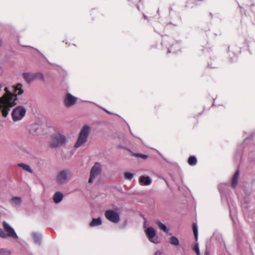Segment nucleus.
I'll return each instance as SVG.
<instances>
[{
  "mask_svg": "<svg viewBox=\"0 0 255 255\" xmlns=\"http://www.w3.org/2000/svg\"><path fill=\"white\" fill-rule=\"evenodd\" d=\"M3 229L0 228V237L6 239L12 238L14 239H17L18 236L16 235L14 229L5 221L2 222Z\"/></svg>",
  "mask_w": 255,
  "mask_h": 255,
  "instance_id": "obj_1",
  "label": "nucleus"
},
{
  "mask_svg": "<svg viewBox=\"0 0 255 255\" xmlns=\"http://www.w3.org/2000/svg\"><path fill=\"white\" fill-rule=\"evenodd\" d=\"M89 132L90 128L89 126L87 125L84 126L80 130L78 139L74 145L75 147H79L87 141Z\"/></svg>",
  "mask_w": 255,
  "mask_h": 255,
  "instance_id": "obj_2",
  "label": "nucleus"
},
{
  "mask_svg": "<svg viewBox=\"0 0 255 255\" xmlns=\"http://www.w3.org/2000/svg\"><path fill=\"white\" fill-rule=\"evenodd\" d=\"M66 142V139L64 135L58 133L53 135L51 137V141L50 145L51 147L55 148L64 145Z\"/></svg>",
  "mask_w": 255,
  "mask_h": 255,
  "instance_id": "obj_3",
  "label": "nucleus"
},
{
  "mask_svg": "<svg viewBox=\"0 0 255 255\" xmlns=\"http://www.w3.org/2000/svg\"><path fill=\"white\" fill-rule=\"evenodd\" d=\"M26 110L22 106H18L14 108L11 113L12 120L16 122L21 120L25 116Z\"/></svg>",
  "mask_w": 255,
  "mask_h": 255,
  "instance_id": "obj_4",
  "label": "nucleus"
},
{
  "mask_svg": "<svg viewBox=\"0 0 255 255\" xmlns=\"http://www.w3.org/2000/svg\"><path fill=\"white\" fill-rule=\"evenodd\" d=\"M101 171L102 168L100 163L96 162L91 169L88 182L92 183L95 178L101 173Z\"/></svg>",
  "mask_w": 255,
  "mask_h": 255,
  "instance_id": "obj_5",
  "label": "nucleus"
},
{
  "mask_svg": "<svg viewBox=\"0 0 255 255\" xmlns=\"http://www.w3.org/2000/svg\"><path fill=\"white\" fill-rule=\"evenodd\" d=\"M105 216L108 220L114 223H118L120 220L119 213L113 210L106 211Z\"/></svg>",
  "mask_w": 255,
  "mask_h": 255,
  "instance_id": "obj_6",
  "label": "nucleus"
},
{
  "mask_svg": "<svg viewBox=\"0 0 255 255\" xmlns=\"http://www.w3.org/2000/svg\"><path fill=\"white\" fill-rule=\"evenodd\" d=\"M70 175V172L68 170H63L61 171L57 176L56 180L59 184H63L68 180Z\"/></svg>",
  "mask_w": 255,
  "mask_h": 255,
  "instance_id": "obj_7",
  "label": "nucleus"
},
{
  "mask_svg": "<svg viewBox=\"0 0 255 255\" xmlns=\"http://www.w3.org/2000/svg\"><path fill=\"white\" fill-rule=\"evenodd\" d=\"M77 99V98L68 93L64 100V104L67 107H71L76 103Z\"/></svg>",
  "mask_w": 255,
  "mask_h": 255,
  "instance_id": "obj_8",
  "label": "nucleus"
},
{
  "mask_svg": "<svg viewBox=\"0 0 255 255\" xmlns=\"http://www.w3.org/2000/svg\"><path fill=\"white\" fill-rule=\"evenodd\" d=\"M145 234L148 240L154 243H156L153 239L156 235L155 231L152 227H148L145 230Z\"/></svg>",
  "mask_w": 255,
  "mask_h": 255,
  "instance_id": "obj_9",
  "label": "nucleus"
},
{
  "mask_svg": "<svg viewBox=\"0 0 255 255\" xmlns=\"http://www.w3.org/2000/svg\"><path fill=\"white\" fill-rule=\"evenodd\" d=\"M22 77L26 82L30 83L36 78V75L28 73H24L22 74Z\"/></svg>",
  "mask_w": 255,
  "mask_h": 255,
  "instance_id": "obj_10",
  "label": "nucleus"
},
{
  "mask_svg": "<svg viewBox=\"0 0 255 255\" xmlns=\"http://www.w3.org/2000/svg\"><path fill=\"white\" fill-rule=\"evenodd\" d=\"M139 182L142 185H148L151 183V180L148 176H142L139 178Z\"/></svg>",
  "mask_w": 255,
  "mask_h": 255,
  "instance_id": "obj_11",
  "label": "nucleus"
},
{
  "mask_svg": "<svg viewBox=\"0 0 255 255\" xmlns=\"http://www.w3.org/2000/svg\"><path fill=\"white\" fill-rule=\"evenodd\" d=\"M63 197L62 193L60 192H57L54 194L53 198L55 203H58L62 201Z\"/></svg>",
  "mask_w": 255,
  "mask_h": 255,
  "instance_id": "obj_12",
  "label": "nucleus"
},
{
  "mask_svg": "<svg viewBox=\"0 0 255 255\" xmlns=\"http://www.w3.org/2000/svg\"><path fill=\"white\" fill-rule=\"evenodd\" d=\"M102 224V220L100 218H98L97 219L93 218L92 221L89 224V226L91 227H94L95 226H98L101 225Z\"/></svg>",
  "mask_w": 255,
  "mask_h": 255,
  "instance_id": "obj_13",
  "label": "nucleus"
},
{
  "mask_svg": "<svg viewBox=\"0 0 255 255\" xmlns=\"http://www.w3.org/2000/svg\"><path fill=\"white\" fill-rule=\"evenodd\" d=\"M240 177V172L239 170L237 171L235 173L232 182V185L233 187H236L238 184V180Z\"/></svg>",
  "mask_w": 255,
  "mask_h": 255,
  "instance_id": "obj_14",
  "label": "nucleus"
},
{
  "mask_svg": "<svg viewBox=\"0 0 255 255\" xmlns=\"http://www.w3.org/2000/svg\"><path fill=\"white\" fill-rule=\"evenodd\" d=\"M11 202L12 204L15 205L19 206L21 204V199L19 197H13L11 199Z\"/></svg>",
  "mask_w": 255,
  "mask_h": 255,
  "instance_id": "obj_15",
  "label": "nucleus"
},
{
  "mask_svg": "<svg viewBox=\"0 0 255 255\" xmlns=\"http://www.w3.org/2000/svg\"><path fill=\"white\" fill-rule=\"evenodd\" d=\"M197 162V158L194 156H190L188 159V163L191 166L195 165Z\"/></svg>",
  "mask_w": 255,
  "mask_h": 255,
  "instance_id": "obj_16",
  "label": "nucleus"
},
{
  "mask_svg": "<svg viewBox=\"0 0 255 255\" xmlns=\"http://www.w3.org/2000/svg\"><path fill=\"white\" fill-rule=\"evenodd\" d=\"M18 166L19 167H21L23 170L28 171L30 173H32V170L30 168V167L24 163H19L18 164Z\"/></svg>",
  "mask_w": 255,
  "mask_h": 255,
  "instance_id": "obj_17",
  "label": "nucleus"
},
{
  "mask_svg": "<svg viewBox=\"0 0 255 255\" xmlns=\"http://www.w3.org/2000/svg\"><path fill=\"white\" fill-rule=\"evenodd\" d=\"M170 243L174 246H178L179 244L178 239L175 237H172L170 239Z\"/></svg>",
  "mask_w": 255,
  "mask_h": 255,
  "instance_id": "obj_18",
  "label": "nucleus"
},
{
  "mask_svg": "<svg viewBox=\"0 0 255 255\" xmlns=\"http://www.w3.org/2000/svg\"><path fill=\"white\" fill-rule=\"evenodd\" d=\"M193 232L195 237V239L197 241L198 240V228L196 224H193Z\"/></svg>",
  "mask_w": 255,
  "mask_h": 255,
  "instance_id": "obj_19",
  "label": "nucleus"
},
{
  "mask_svg": "<svg viewBox=\"0 0 255 255\" xmlns=\"http://www.w3.org/2000/svg\"><path fill=\"white\" fill-rule=\"evenodd\" d=\"M156 224L158 226V227L160 229L162 230L164 232H166L167 231L166 226L165 225L163 224L162 223H161L159 221H157Z\"/></svg>",
  "mask_w": 255,
  "mask_h": 255,
  "instance_id": "obj_20",
  "label": "nucleus"
},
{
  "mask_svg": "<svg viewBox=\"0 0 255 255\" xmlns=\"http://www.w3.org/2000/svg\"><path fill=\"white\" fill-rule=\"evenodd\" d=\"M33 238L35 243L40 244L41 241V237L39 235L34 233L33 234Z\"/></svg>",
  "mask_w": 255,
  "mask_h": 255,
  "instance_id": "obj_21",
  "label": "nucleus"
},
{
  "mask_svg": "<svg viewBox=\"0 0 255 255\" xmlns=\"http://www.w3.org/2000/svg\"><path fill=\"white\" fill-rule=\"evenodd\" d=\"M132 155L137 157H140L143 159H146L148 157L147 155L141 153H132Z\"/></svg>",
  "mask_w": 255,
  "mask_h": 255,
  "instance_id": "obj_22",
  "label": "nucleus"
},
{
  "mask_svg": "<svg viewBox=\"0 0 255 255\" xmlns=\"http://www.w3.org/2000/svg\"><path fill=\"white\" fill-rule=\"evenodd\" d=\"M125 178L128 180H131L133 176V174L130 172H125L124 174Z\"/></svg>",
  "mask_w": 255,
  "mask_h": 255,
  "instance_id": "obj_23",
  "label": "nucleus"
},
{
  "mask_svg": "<svg viewBox=\"0 0 255 255\" xmlns=\"http://www.w3.org/2000/svg\"><path fill=\"white\" fill-rule=\"evenodd\" d=\"M0 255H9V253L3 249H0Z\"/></svg>",
  "mask_w": 255,
  "mask_h": 255,
  "instance_id": "obj_24",
  "label": "nucleus"
},
{
  "mask_svg": "<svg viewBox=\"0 0 255 255\" xmlns=\"http://www.w3.org/2000/svg\"><path fill=\"white\" fill-rule=\"evenodd\" d=\"M193 250L195 251V252H196L197 255H200V252H199V247H198V244H196Z\"/></svg>",
  "mask_w": 255,
  "mask_h": 255,
  "instance_id": "obj_25",
  "label": "nucleus"
},
{
  "mask_svg": "<svg viewBox=\"0 0 255 255\" xmlns=\"http://www.w3.org/2000/svg\"><path fill=\"white\" fill-rule=\"evenodd\" d=\"M154 255H161V253L160 251H157L155 253Z\"/></svg>",
  "mask_w": 255,
  "mask_h": 255,
  "instance_id": "obj_26",
  "label": "nucleus"
},
{
  "mask_svg": "<svg viewBox=\"0 0 255 255\" xmlns=\"http://www.w3.org/2000/svg\"><path fill=\"white\" fill-rule=\"evenodd\" d=\"M2 44V40L1 39H0V46H1Z\"/></svg>",
  "mask_w": 255,
  "mask_h": 255,
  "instance_id": "obj_27",
  "label": "nucleus"
},
{
  "mask_svg": "<svg viewBox=\"0 0 255 255\" xmlns=\"http://www.w3.org/2000/svg\"><path fill=\"white\" fill-rule=\"evenodd\" d=\"M204 255H209L208 252H206Z\"/></svg>",
  "mask_w": 255,
  "mask_h": 255,
  "instance_id": "obj_28",
  "label": "nucleus"
},
{
  "mask_svg": "<svg viewBox=\"0 0 255 255\" xmlns=\"http://www.w3.org/2000/svg\"><path fill=\"white\" fill-rule=\"evenodd\" d=\"M41 79L42 80H44V76L42 75H41Z\"/></svg>",
  "mask_w": 255,
  "mask_h": 255,
  "instance_id": "obj_29",
  "label": "nucleus"
}]
</instances>
